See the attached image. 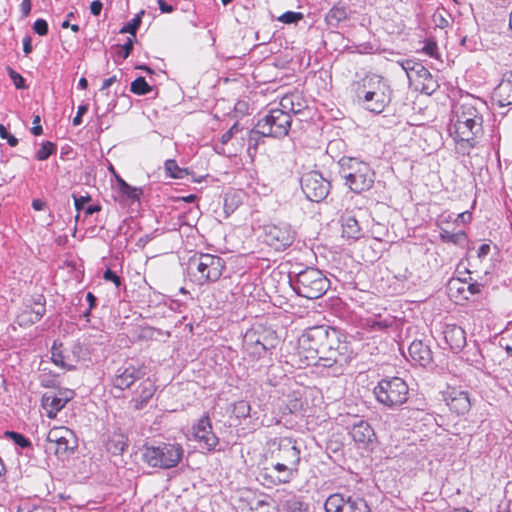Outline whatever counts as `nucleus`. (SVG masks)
Wrapping results in <instances>:
<instances>
[{"label":"nucleus","mask_w":512,"mask_h":512,"mask_svg":"<svg viewBox=\"0 0 512 512\" xmlns=\"http://www.w3.org/2000/svg\"><path fill=\"white\" fill-rule=\"evenodd\" d=\"M340 337L335 328L325 325L310 327L298 340L299 353L304 355L307 365L318 360L323 367L343 368L352 356L348 345Z\"/></svg>","instance_id":"nucleus-1"},{"label":"nucleus","mask_w":512,"mask_h":512,"mask_svg":"<svg viewBox=\"0 0 512 512\" xmlns=\"http://www.w3.org/2000/svg\"><path fill=\"white\" fill-rule=\"evenodd\" d=\"M485 101L470 95L461 97L453 106L450 135L455 142V151L469 155L483 135V113Z\"/></svg>","instance_id":"nucleus-2"},{"label":"nucleus","mask_w":512,"mask_h":512,"mask_svg":"<svg viewBox=\"0 0 512 512\" xmlns=\"http://www.w3.org/2000/svg\"><path fill=\"white\" fill-rule=\"evenodd\" d=\"M183 455L182 445L176 442L147 443L142 448V460L152 468H174L180 463Z\"/></svg>","instance_id":"nucleus-3"},{"label":"nucleus","mask_w":512,"mask_h":512,"mask_svg":"<svg viewBox=\"0 0 512 512\" xmlns=\"http://www.w3.org/2000/svg\"><path fill=\"white\" fill-rule=\"evenodd\" d=\"M289 283L299 296L307 299L322 297L330 287L327 277L314 267H307L294 275L290 273Z\"/></svg>","instance_id":"nucleus-4"},{"label":"nucleus","mask_w":512,"mask_h":512,"mask_svg":"<svg viewBox=\"0 0 512 512\" xmlns=\"http://www.w3.org/2000/svg\"><path fill=\"white\" fill-rule=\"evenodd\" d=\"M339 165L340 175L351 191L361 193L373 186L375 173L368 163L358 158L343 157Z\"/></svg>","instance_id":"nucleus-5"},{"label":"nucleus","mask_w":512,"mask_h":512,"mask_svg":"<svg viewBox=\"0 0 512 512\" xmlns=\"http://www.w3.org/2000/svg\"><path fill=\"white\" fill-rule=\"evenodd\" d=\"M291 122V115L284 109H271L250 131L249 146L252 145V141H255L254 146H256L260 136L273 138L286 136L290 130Z\"/></svg>","instance_id":"nucleus-6"},{"label":"nucleus","mask_w":512,"mask_h":512,"mask_svg":"<svg viewBox=\"0 0 512 512\" xmlns=\"http://www.w3.org/2000/svg\"><path fill=\"white\" fill-rule=\"evenodd\" d=\"M225 267L224 260L212 254H199L190 258L188 274L197 285H205L217 281Z\"/></svg>","instance_id":"nucleus-7"},{"label":"nucleus","mask_w":512,"mask_h":512,"mask_svg":"<svg viewBox=\"0 0 512 512\" xmlns=\"http://www.w3.org/2000/svg\"><path fill=\"white\" fill-rule=\"evenodd\" d=\"M373 393L380 404L397 409L408 400L409 387L400 377H387L378 382Z\"/></svg>","instance_id":"nucleus-8"},{"label":"nucleus","mask_w":512,"mask_h":512,"mask_svg":"<svg viewBox=\"0 0 512 512\" xmlns=\"http://www.w3.org/2000/svg\"><path fill=\"white\" fill-rule=\"evenodd\" d=\"M301 189L306 198L313 202L324 200L330 192V182L318 171H309L300 178Z\"/></svg>","instance_id":"nucleus-9"},{"label":"nucleus","mask_w":512,"mask_h":512,"mask_svg":"<svg viewBox=\"0 0 512 512\" xmlns=\"http://www.w3.org/2000/svg\"><path fill=\"white\" fill-rule=\"evenodd\" d=\"M295 239V231L285 222L267 224L264 226V240L275 250H284L292 245Z\"/></svg>","instance_id":"nucleus-10"},{"label":"nucleus","mask_w":512,"mask_h":512,"mask_svg":"<svg viewBox=\"0 0 512 512\" xmlns=\"http://www.w3.org/2000/svg\"><path fill=\"white\" fill-rule=\"evenodd\" d=\"M324 506L326 512H371L363 498L340 493L330 495Z\"/></svg>","instance_id":"nucleus-11"},{"label":"nucleus","mask_w":512,"mask_h":512,"mask_svg":"<svg viewBox=\"0 0 512 512\" xmlns=\"http://www.w3.org/2000/svg\"><path fill=\"white\" fill-rule=\"evenodd\" d=\"M298 473V471L283 463L271 461L269 465L262 469L260 477L266 485L271 486L290 483L298 476Z\"/></svg>","instance_id":"nucleus-12"},{"label":"nucleus","mask_w":512,"mask_h":512,"mask_svg":"<svg viewBox=\"0 0 512 512\" xmlns=\"http://www.w3.org/2000/svg\"><path fill=\"white\" fill-rule=\"evenodd\" d=\"M145 374L140 364L125 362L115 371L111 382L114 388L125 390L130 388L136 381H141Z\"/></svg>","instance_id":"nucleus-13"},{"label":"nucleus","mask_w":512,"mask_h":512,"mask_svg":"<svg viewBox=\"0 0 512 512\" xmlns=\"http://www.w3.org/2000/svg\"><path fill=\"white\" fill-rule=\"evenodd\" d=\"M46 299L42 294L31 297L25 302L24 309L17 316L20 326H30L38 321L46 313Z\"/></svg>","instance_id":"nucleus-14"},{"label":"nucleus","mask_w":512,"mask_h":512,"mask_svg":"<svg viewBox=\"0 0 512 512\" xmlns=\"http://www.w3.org/2000/svg\"><path fill=\"white\" fill-rule=\"evenodd\" d=\"M193 436L202 449L214 451L219 444V438L213 432L212 423L208 416H203L193 426Z\"/></svg>","instance_id":"nucleus-15"},{"label":"nucleus","mask_w":512,"mask_h":512,"mask_svg":"<svg viewBox=\"0 0 512 512\" xmlns=\"http://www.w3.org/2000/svg\"><path fill=\"white\" fill-rule=\"evenodd\" d=\"M352 90L356 97L372 96L373 93L376 97H382V92H388L389 87L384 82L383 78L379 75H367L360 81L354 82Z\"/></svg>","instance_id":"nucleus-16"},{"label":"nucleus","mask_w":512,"mask_h":512,"mask_svg":"<svg viewBox=\"0 0 512 512\" xmlns=\"http://www.w3.org/2000/svg\"><path fill=\"white\" fill-rule=\"evenodd\" d=\"M270 455L280 456L290 460H301V446L299 441L290 437L274 438L269 442Z\"/></svg>","instance_id":"nucleus-17"},{"label":"nucleus","mask_w":512,"mask_h":512,"mask_svg":"<svg viewBox=\"0 0 512 512\" xmlns=\"http://www.w3.org/2000/svg\"><path fill=\"white\" fill-rule=\"evenodd\" d=\"M73 391L59 390L58 392H46L41 399L42 408L50 419H54L65 405L73 398Z\"/></svg>","instance_id":"nucleus-18"},{"label":"nucleus","mask_w":512,"mask_h":512,"mask_svg":"<svg viewBox=\"0 0 512 512\" xmlns=\"http://www.w3.org/2000/svg\"><path fill=\"white\" fill-rule=\"evenodd\" d=\"M348 430L349 435L358 446L365 447L376 438L371 425L367 421L357 417H355L353 423L348 426Z\"/></svg>","instance_id":"nucleus-19"},{"label":"nucleus","mask_w":512,"mask_h":512,"mask_svg":"<svg viewBox=\"0 0 512 512\" xmlns=\"http://www.w3.org/2000/svg\"><path fill=\"white\" fill-rule=\"evenodd\" d=\"M156 387L150 378H143L133 393L131 404L135 410H141L155 394Z\"/></svg>","instance_id":"nucleus-20"},{"label":"nucleus","mask_w":512,"mask_h":512,"mask_svg":"<svg viewBox=\"0 0 512 512\" xmlns=\"http://www.w3.org/2000/svg\"><path fill=\"white\" fill-rule=\"evenodd\" d=\"M492 99L500 107L512 105V71L503 75L502 80L493 91Z\"/></svg>","instance_id":"nucleus-21"},{"label":"nucleus","mask_w":512,"mask_h":512,"mask_svg":"<svg viewBox=\"0 0 512 512\" xmlns=\"http://www.w3.org/2000/svg\"><path fill=\"white\" fill-rule=\"evenodd\" d=\"M445 401L449 409L457 415H464L471 408L469 394L466 391L452 390L447 394Z\"/></svg>","instance_id":"nucleus-22"},{"label":"nucleus","mask_w":512,"mask_h":512,"mask_svg":"<svg viewBox=\"0 0 512 512\" xmlns=\"http://www.w3.org/2000/svg\"><path fill=\"white\" fill-rule=\"evenodd\" d=\"M408 352L411 361L419 366L426 367L432 362V351L430 347L421 340L413 341L408 348Z\"/></svg>","instance_id":"nucleus-23"},{"label":"nucleus","mask_w":512,"mask_h":512,"mask_svg":"<svg viewBox=\"0 0 512 512\" xmlns=\"http://www.w3.org/2000/svg\"><path fill=\"white\" fill-rule=\"evenodd\" d=\"M342 235L348 239L357 240L363 236L362 227L356 214L346 211L342 217Z\"/></svg>","instance_id":"nucleus-24"},{"label":"nucleus","mask_w":512,"mask_h":512,"mask_svg":"<svg viewBox=\"0 0 512 512\" xmlns=\"http://www.w3.org/2000/svg\"><path fill=\"white\" fill-rule=\"evenodd\" d=\"M444 338L453 351H459L466 345V332L458 325H447Z\"/></svg>","instance_id":"nucleus-25"},{"label":"nucleus","mask_w":512,"mask_h":512,"mask_svg":"<svg viewBox=\"0 0 512 512\" xmlns=\"http://www.w3.org/2000/svg\"><path fill=\"white\" fill-rule=\"evenodd\" d=\"M373 93L372 96L367 97H356L357 102L364 107L366 110L373 112V113H381L387 104L390 102V95L388 92H382V97H376Z\"/></svg>","instance_id":"nucleus-26"},{"label":"nucleus","mask_w":512,"mask_h":512,"mask_svg":"<svg viewBox=\"0 0 512 512\" xmlns=\"http://www.w3.org/2000/svg\"><path fill=\"white\" fill-rule=\"evenodd\" d=\"M77 446L76 438L74 432L71 431V438L64 435L63 438L58 439V441H54L48 444L47 449L49 451H53L54 454L58 458H64L68 455L69 452H72L74 448Z\"/></svg>","instance_id":"nucleus-27"},{"label":"nucleus","mask_w":512,"mask_h":512,"mask_svg":"<svg viewBox=\"0 0 512 512\" xmlns=\"http://www.w3.org/2000/svg\"><path fill=\"white\" fill-rule=\"evenodd\" d=\"M245 350L252 356L260 358L262 357L268 347L263 343L255 333H247L244 337Z\"/></svg>","instance_id":"nucleus-28"},{"label":"nucleus","mask_w":512,"mask_h":512,"mask_svg":"<svg viewBox=\"0 0 512 512\" xmlns=\"http://www.w3.org/2000/svg\"><path fill=\"white\" fill-rule=\"evenodd\" d=\"M128 447V438L122 432H113L107 443L106 448L108 452L113 455H120Z\"/></svg>","instance_id":"nucleus-29"},{"label":"nucleus","mask_w":512,"mask_h":512,"mask_svg":"<svg viewBox=\"0 0 512 512\" xmlns=\"http://www.w3.org/2000/svg\"><path fill=\"white\" fill-rule=\"evenodd\" d=\"M348 19V10L344 6H333L326 14L325 21L329 27L337 28L341 22Z\"/></svg>","instance_id":"nucleus-30"},{"label":"nucleus","mask_w":512,"mask_h":512,"mask_svg":"<svg viewBox=\"0 0 512 512\" xmlns=\"http://www.w3.org/2000/svg\"><path fill=\"white\" fill-rule=\"evenodd\" d=\"M439 236L444 243H452L456 246H464L467 243V235L464 231L451 232L441 228Z\"/></svg>","instance_id":"nucleus-31"},{"label":"nucleus","mask_w":512,"mask_h":512,"mask_svg":"<svg viewBox=\"0 0 512 512\" xmlns=\"http://www.w3.org/2000/svg\"><path fill=\"white\" fill-rule=\"evenodd\" d=\"M130 90L132 93L136 95H146L152 91V86H150L146 79L142 76L137 77L130 86Z\"/></svg>","instance_id":"nucleus-32"},{"label":"nucleus","mask_w":512,"mask_h":512,"mask_svg":"<svg viewBox=\"0 0 512 512\" xmlns=\"http://www.w3.org/2000/svg\"><path fill=\"white\" fill-rule=\"evenodd\" d=\"M165 170L175 179H183L187 174L186 168H180L175 160L169 159L165 162Z\"/></svg>","instance_id":"nucleus-33"},{"label":"nucleus","mask_w":512,"mask_h":512,"mask_svg":"<svg viewBox=\"0 0 512 512\" xmlns=\"http://www.w3.org/2000/svg\"><path fill=\"white\" fill-rule=\"evenodd\" d=\"M122 196L126 197L132 202L139 201L143 191L141 188L134 187L128 183H121V189L119 190Z\"/></svg>","instance_id":"nucleus-34"},{"label":"nucleus","mask_w":512,"mask_h":512,"mask_svg":"<svg viewBox=\"0 0 512 512\" xmlns=\"http://www.w3.org/2000/svg\"><path fill=\"white\" fill-rule=\"evenodd\" d=\"M5 437L10 439L11 441H13V443L22 448V449H25V448H30L32 446L31 444V441L25 437L23 434L19 433V432H15V431H6L5 432Z\"/></svg>","instance_id":"nucleus-35"},{"label":"nucleus","mask_w":512,"mask_h":512,"mask_svg":"<svg viewBox=\"0 0 512 512\" xmlns=\"http://www.w3.org/2000/svg\"><path fill=\"white\" fill-rule=\"evenodd\" d=\"M144 14V11H141L140 13L136 14L127 24H125L121 29L120 33H129L133 37L136 36V32L141 25L142 22V15Z\"/></svg>","instance_id":"nucleus-36"},{"label":"nucleus","mask_w":512,"mask_h":512,"mask_svg":"<svg viewBox=\"0 0 512 512\" xmlns=\"http://www.w3.org/2000/svg\"><path fill=\"white\" fill-rule=\"evenodd\" d=\"M283 508L286 512H305L306 507L304 503L297 496H290L285 500Z\"/></svg>","instance_id":"nucleus-37"},{"label":"nucleus","mask_w":512,"mask_h":512,"mask_svg":"<svg viewBox=\"0 0 512 512\" xmlns=\"http://www.w3.org/2000/svg\"><path fill=\"white\" fill-rule=\"evenodd\" d=\"M273 507L267 499L253 498L250 501L249 512H272Z\"/></svg>","instance_id":"nucleus-38"},{"label":"nucleus","mask_w":512,"mask_h":512,"mask_svg":"<svg viewBox=\"0 0 512 512\" xmlns=\"http://www.w3.org/2000/svg\"><path fill=\"white\" fill-rule=\"evenodd\" d=\"M60 347H61V345L58 347L56 345V343H54V345L52 347V357H51L52 362L55 365L60 366L62 368H66L68 370L73 369L74 366L66 362L65 356L63 355Z\"/></svg>","instance_id":"nucleus-39"},{"label":"nucleus","mask_w":512,"mask_h":512,"mask_svg":"<svg viewBox=\"0 0 512 512\" xmlns=\"http://www.w3.org/2000/svg\"><path fill=\"white\" fill-rule=\"evenodd\" d=\"M71 431L69 428L67 427H64V426H59V427H53L49 430L48 434H47V442L48 444L54 442V441H58V439H61L64 437V435L68 436L69 438H71Z\"/></svg>","instance_id":"nucleus-40"},{"label":"nucleus","mask_w":512,"mask_h":512,"mask_svg":"<svg viewBox=\"0 0 512 512\" xmlns=\"http://www.w3.org/2000/svg\"><path fill=\"white\" fill-rule=\"evenodd\" d=\"M294 98H295L294 95L283 96L279 103V105H280L279 109H284L289 114L290 113H293V114L299 113L301 111V108H300L301 105H300V103H298L297 104L298 107H295Z\"/></svg>","instance_id":"nucleus-41"},{"label":"nucleus","mask_w":512,"mask_h":512,"mask_svg":"<svg viewBox=\"0 0 512 512\" xmlns=\"http://www.w3.org/2000/svg\"><path fill=\"white\" fill-rule=\"evenodd\" d=\"M56 152V146L50 141L43 142L40 149L36 152V159L44 161L48 159L53 153Z\"/></svg>","instance_id":"nucleus-42"},{"label":"nucleus","mask_w":512,"mask_h":512,"mask_svg":"<svg viewBox=\"0 0 512 512\" xmlns=\"http://www.w3.org/2000/svg\"><path fill=\"white\" fill-rule=\"evenodd\" d=\"M251 406L245 400H240L234 403L233 413L237 418H247L250 416Z\"/></svg>","instance_id":"nucleus-43"},{"label":"nucleus","mask_w":512,"mask_h":512,"mask_svg":"<svg viewBox=\"0 0 512 512\" xmlns=\"http://www.w3.org/2000/svg\"><path fill=\"white\" fill-rule=\"evenodd\" d=\"M466 286L467 282L462 281L461 279H453L449 282V290L451 293L455 290L463 299L468 300L469 295L466 294Z\"/></svg>","instance_id":"nucleus-44"},{"label":"nucleus","mask_w":512,"mask_h":512,"mask_svg":"<svg viewBox=\"0 0 512 512\" xmlns=\"http://www.w3.org/2000/svg\"><path fill=\"white\" fill-rule=\"evenodd\" d=\"M18 512H55V510L48 505H29L24 504L19 507Z\"/></svg>","instance_id":"nucleus-45"},{"label":"nucleus","mask_w":512,"mask_h":512,"mask_svg":"<svg viewBox=\"0 0 512 512\" xmlns=\"http://www.w3.org/2000/svg\"><path fill=\"white\" fill-rule=\"evenodd\" d=\"M303 15L300 12L287 11L283 13L278 20L285 24L297 23L301 20Z\"/></svg>","instance_id":"nucleus-46"},{"label":"nucleus","mask_w":512,"mask_h":512,"mask_svg":"<svg viewBox=\"0 0 512 512\" xmlns=\"http://www.w3.org/2000/svg\"><path fill=\"white\" fill-rule=\"evenodd\" d=\"M398 64L406 72L408 78H411V73L416 72V65H419L418 62L411 59L398 61Z\"/></svg>","instance_id":"nucleus-47"},{"label":"nucleus","mask_w":512,"mask_h":512,"mask_svg":"<svg viewBox=\"0 0 512 512\" xmlns=\"http://www.w3.org/2000/svg\"><path fill=\"white\" fill-rule=\"evenodd\" d=\"M8 74L17 89L26 88L25 79L18 72H16L12 68H9Z\"/></svg>","instance_id":"nucleus-48"},{"label":"nucleus","mask_w":512,"mask_h":512,"mask_svg":"<svg viewBox=\"0 0 512 512\" xmlns=\"http://www.w3.org/2000/svg\"><path fill=\"white\" fill-rule=\"evenodd\" d=\"M33 31L40 35L45 36L48 33V23L44 19H37L33 24Z\"/></svg>","instance_id":"nucleus-49"},{"label":"nucleus","mask_w":512,"mask_h":512,"mask_svg":"<svg viewBox=\"0 0 512 512\" xmlns=\"http://www.w3.org/2000/svg\"><path fill=\"white\" fill-rule=\"evenodd\" d=\"M270 461H276V462L283 463L286 466H289V467H291L294 470L299 472V464H300V462H298V461L290 460V459H287V458H282V457L276 456V455H270Z\"/></svg>","instance_id":"nucleus-50"},{"label":"nucleus","mask_w":512,"mask_h":512,"mask_svg":"<svg viewBox=\"0 0 512 512\" xmlns=\"http://www.w3.org/2000/svg\"><path fill=\"white\" fill-rule=\"evenodd\" d=\"M0 137L6 139L11 147H15L18 144V139L10 134L3 124H0Z\"/></svg>","instance_id":"nucleus-51"},{"label":"nucleus","mask_w":512,"mask_h":512,"mask_svg":"<svg viewBox=\"0 0 512 512\" xmlns=\"http://www.w3.org/2000/svg\"><path fill=\"white\" fill-rule=\"evenodd\" d=\"M437 44L434 41H427L422 48V51L430 57L437 58Z\"/></svg>","instance_id":"nucleus-52"},{"label":"nucleus","mask_w":512,"mask_h":512,"mask_svg":"<svg viewBox=\"0 0 512 512\" xmlns=\"http://www.w3.org/2000/svg\"><path fill=\"white\" fill-rule=\"evenodd\" d=\"M483 289V285L478 282L467 283L466 294L470 296L480 294Z\"/></svg>","instance_id":"nucleus-53"},{"label":"nucleus","mask_w":512,"mask_h":512,"mask_svg":"<svg viewBox=\"0 0 512 512\" xmlns=\"http://www.w3.org/2000/svg\"><path fill=\"white\" fill-rule=\"evenodd\" d=\"M103 278L106 281H111L115 284L116 287H119L121 285V278L111 269H107L104 274Z\"/></svg>","instance_id":"nucleus-54"},{"label":"nucleus","mask_w":512,"mask_h":512,"mask_svg":"<svg viewBox=\"0 0 512 512\" xmlns=\"http://www.w3.org/2000/svg\"><path fill=\"white\" fill-rule=\"evenodd\" d=\"M133 40L132 38H127V41L121 46V57L126 59L129 57L133 50Z\"/></svg>","instance_id":"nucleus-55"},{"label":"nucleus","mask_w":512,"mask_h":512,"mask_svg":"<svg viewBox=\"0 0 512 512\" xmlns=\"http://www.w3.org/2000/svg\"><path fill=\"white\" fill-rule=\"evenodd\" d=\"M367 325L374 331H381L388 327V324L376 319L367 320Z\"/></svg>","instance_id":"nucleus-56"},{"label":"nucleus","mask_w":512,"mask_h":512,"mask_svg":"<svg viewBox=\"0 0 512 512\" xmlns=\"http://www.w3.org/2000/svg\"><path fill=\"white\" fill-rule=\"evenodd\" d=\"M73 198H74V205H75V208L77 211H80V210H84L85 209V205L88 201H90V196H75L73 195Z\"/></svg>","instance_id":"nucleus-57"},{"label":"nucleus","mask_w":512,"mask_h":512,"mask_svg":"<svg viewBox=\"0 0 512 512\" xmlns=\"http://www.w3.org/2000/svg\"><path fill=\"white\" fill-rule=\"evenodd\" d=\"M418 78H422L423 80L431 79L432 76L428 69H426L421 63L416 65V72H414Z\"/></svg>","instance_id":"nucleus-58"},{"label":"nucleus","mask_w":512,"mask_h":512,"mask_svg":"<svg viewBox=\"0 0 512 512\" xmlns=\"http://www.w3.org/2000/svg\"><path fill=\"white\" fill-rule=\"evenodd\" d=\"M87 105H80L77 110L76 116L73 118V125L78 126L82 123V116L87 112Z\"/></svg>","instance_id":"nucleus-59"},{"label":"nucleus","mask_w":512,"mask_h":512,"mask_svg":"<svg viewBox=\"0 0 512 512\" xmlns=\"http://www.w3.org/2000/svg\"><path fill=\"white\" fill-rule=\"evenodd\" d=\"M103 8V3L100 0H94L90 4V12L94 16L100 15Z\"/></svg>","instance_id":"nucleus-60"},{"label":"nucleus","mask_w":512,"mask_h":512,"mask_svg":"<svg viewBox=\"0 0 512 512\" xmlns=\"http://www.w3.org/2000/svg\"><path fill=\"white\" fill-rule=\"evenodd\" d=\"M491 247L489 244H481L477 250V256L479 259H484L490 253Z\"/></svg>","instance_id":"nucleus-61"},{"label":"nucleus","mask_w":512,"mask_h":512,"mask_svg":"<svg viewBox=\"0 0 512 512\" xmlns=\"http://www.w3.org/2000/svg\"><path fill=\"white\" fill-rule=\"evenodd\" d=\"M471 219H472V214L469 211H465V212L459 213L457 215L455 222L467 224L471 221Z\"/></svg>","instance_id":"nucleus-62"},{"label":"nucleus","mask_w":512,"mask_h":512,"mask_svg":"<svg viewBox=\"0 0 512 512\" xmlns=\"http://www.w3.org/2000/svg\"><path fill=\"white\" fill-rule=\"evenodd\" d=\"M33 50L32 47V39L30 36H26L23 38V51L26 55L30 54Z\"/></svg>","instance_id":"nucleus-63"},{"label":"nucleus","mask_w":512,"mask_h":512,"mask_svg":"<svg viewBox=\"0 0 512 512\" xmlns=\"http://www.w3.org/2000/svg\"><path fill=\"white\" fill-rule=\"evenodd\" d=\"M117 81V77L114 75L112 77H109L107 79H105L103 82H102V85H101V88H100V91L101 92H104L105 90H107L110 86H112L115 82Z\"/></svg>","instance_id":"nucleus-64"}]
</instances>
